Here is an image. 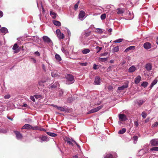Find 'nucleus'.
Returning <instances> with one entry per match:
<instances>
[{
    "mask_svg": "<svg viewBox=\"0 0 158 158\" xmlns=\"http://www.w3.org/2000/svg\"><path fill=\"white\" fill-rule=\"evenodd\" d=\"M103 107L102 106H99L96 108L92 109L88 112V114H91L98 111Z\"/></svg>",
    "mask_w": 158,
    "mask_h": 158,
    "instance_id": "7ed1b4c3",
    "label": "nucleus"
},
{
    "mask_svg": "<svg viewBox=\"0 0 158 158\" xmlns=\"http://www.w3.org/2000/svg\"><path fill=\"white\" fill-rule=\"evenodd\" d=\"M59 87V84L57 82H55L52 85H51L49 88H51V89H54L56 87Z\"/></svg>",
    "mask_w": 158,
    "mask_h": 158,
    "instance_id": "f3484780",
    "label": "nucleus"
},
{
    "mask_svg": "<svg viewBox=\"0 0 158 158\" xmlns=\"http://www.w3.org/2000/svg\"><path fill=\"white\" fill-rule=\"evenodd\" d=\"M51 75L52 77H57L59 76V74L56 70L53 71L51 73Z\"/></svg>",
    "mask_w": 158,
    "mask_h": 158,
    "instance_id": "4468645a",
    "label": "nucleus"
},
{
    "mask_svg": "<svg viewBox=\"0 0 158 158\" xmlns=\"http://www.w3.org/2000/svg\"><path fill=\"white\" fill-rule=\"evenodd\" d=\"M32 128V126L31 125L26 124L22 128V129H26L27 130L31 129Z\"/></svg>",
    "mask_w": 158,
    "mask_h": 158,
    "instance_id": "f8f14e48",
    "label": "nucleus"
},
{
    "mask_svg": "<svg viewBox=\"0 0 158 158\" xmlns=\"http://www.w3.org/2000/svg\"><path fill=\"white\" fill-rule=\"evenodd\" d=\"M128 87V85L127 84H126L125 85H123L120 87H118V90H123L124 89L127 88Z\"/></svg>",
    "mask_w": 158,
    "mask_h": 158,
    "instance_id": "5701e85b",
    "label": "nucleus"
},
{
    "mask_svg": "<svg viewBox=\"0 0 158 158\" xmlns=\"http://www.w3.org/2000/svg\"><path fill=\"white\" fill-rule=\"evenodd\" d=\"M148 85V83L147 82L145 81L143 82L141 85L144 87H146Z\"/></svg>",
    "mask_w": 158,
    "mask_h": 158,
    "instance_id": "ea45409f",
    "label": "nucleus"
},
{
    "mask_svg": "<svg viewBox=\"0 0 158 158\" xmlns=\"http://www.w3.org/2000/svg\"><path fill=\"white\" fill-rule=\"evenodd\" d=\"M8 129L7 128L0 129V132L2 133H6L7 132Z\"/></svg>",
    "mask_w": 158,
    "mask_h": 158,
    "instance_id": "c9c22d12",
    "label": "nucleus"
},
{
    "mask_svg": "<svg viewBox=\"0 0 158 158\" xmlns=\"http://www.w3.org/2000/svg\"><path fill=\"white\" fill-rule=\"evenodd\" d=\"M1 32L4 34H6L8 32L7 29L4 27H2L0 29Z\"/></svg>",
    "mask_w": 158,
    "mask_h": 158,
    "instance_id": "6ab92c4d",
    "label": "nucleus"
},
{
    "mask_svg": "<svg viewBox=\"0 0 158 158\" xmlns=\"http://www.w3.org/2000/svg\"><path fill=\"white\" fill-rule=\"evenodd\" d=\"M14 132L15 134L16 138L18 139H21L23 138L22 134L18 131H14Z\"/></svg>",
    "mask_w": 158,
    "mask_h": 158,
    "instance_id": "0eeeda50",
    "label": "nucleus"
},
{
    "mask_svg": "<svg viewBox=\"0 0 158 158\" xmlns=\"http://www.w3.org/2000/svg\"><path fill=\"white\" fill-rule=\"evenodd\" d=\"M41 140V142H42L43 141L47 142L49 140V139L47 137L45 136H43L40 138Z\"/></svg>",
    "mask_w": 158,
    "mask_h": 158,
    "instance_id": "4be33fe9",
    "label": "nucleus"
},
{
    "mask_svg": "<svg viewBox=\"0 0 158 158\" xmlns=\"http://www.w3.org/2000/svg\"><path fill=\"white\" fill-rule=\"evenodd\" d=\"M136 70V67L135 66H133L129 68L128 69V71L130 73H132L134 72Z\"/></svg>",
    "mask_w": 158,
    "mask_h": 158,
    "instance_id": "412c9836",
    "label": "nucleus"
},
{
    "mask_svg": "<svg viewBox=\"0 0 158 158\" xmlns=\"http://www.w3.org/2000/svg\"><path fill=\"white\" fill-rule=\"evenodd\" d=\"M145 101L146 100L145 99L139 100L137 102V103L139 106H140L145 102Z\"/></svg>",
    "mask_w": 158,
    "mask_h": 158,
    "instance_id": "a878e982",
    "label": "nucleus"
},
{
    "mask_svg": "<svg viewBox=\"0 0 158 158\" xmlns=\"http://www.w3.org/2000/svg\"><path fill=\"white\" fill-rule=\"evenodd\" d=\"M113 88V87L112 86L110 85L108 87V89L110 90H112Z\"/></svg>",
    "mask_w": 158,
    "mask_h": 158,
    "instance_id": "e2e57ef3",
    "label": "nucleus"
},
{
    "mask_svg": "<svg viewBox=\"0 0 158 158\" xmlns=\"http://www.w3.org/2000/svg\"><path fill=\"white\" fill-rule=\"evenodd\" d=\"M18 47V46L17 44L16 43L15 44L12 48L14 50H15V52L17 53L19 52V51L16 50Z\"/></svg>",
    "mask_w": 158,
    "mask_h": 158,
    "instance_id": "b1692460",
    "label": "nucleus"
},
{
    "mask_svg": "<svg viewBox=\"0 0 158 158\" xmlns=\"http://www.w3.org/2000/svg\"><path fill=\"white\" fill-rule=\"evenodd\" d=\"M46 82V81H40L39 82V85L42 88L43 87H44V83Z\"/></svg>",
    "mask_w": 158,
    "mask_h": 158,
    "instance_id": "72a5a7b5",
    "label": "nucleus"
},
{
    "mask_svg": "<svg viewBox=\"0 0 158 158\" xmlns=\"http://www.w3.org/2000/svg\"><path fill=\"white\" fill-rule=\"evenodd\" d=\"M47 134L49 135L52 137H55L57 135L56 134L50 132H47Z\"/></svg>",
    "mask_w": 158,
    "mask_h": 158,
    "instance_id": "473e14b6",
    "label": "nucleus"
},
{
    "mask_svg": "<svg viewBox=\"0 0 158 158\" xmlns=\"http://www.w3.org/2000/svg\"><path fill=\"white\" fill-rule=\"evenodd\" d=\"M31 59L33 61L34 63H36V60L34 58H31Z\"/></svg>",
    "mask_w": 158,
    "mask_h": 158,
    "instance_id": "338daca9",
    "label": "nucleus"
},
{
    "mask_svg": "<svg viewBox=\"0 0 158 158\" xmlns=\"http://www.w3.org/2000/svg\"><path fill=\"white\" fill-rule=\"evenodd\" d=\"M96 31L97 32H98L99 33H102L103 32V31L102 29L100 28H97L96 29Z\"/></svg>",
    "mask_w": 158,
    "mask_h": 158,
    "instance_id": "de8ad7c7",
    "label": "nucleus"
},
{
    "mask_svg": "<svg viewBox=\"0 0 158 158\" xmlns=\"http://www.w3.org/2000/svg\"><path fill=\"white\" fill-rule=\"evenodd\" d=\"M90 52V50L88 49H85L82 51V52L83 54H85Z\"/></svg>",
    "mask_w": 158,
    "mask_h": 158,
    "instance_id": "7c9ffc66",
    "label": "nucleus"
},
{
    "mask_svg": "<svg viewBox=\"0 0 158 158\" xmlns=\"http://www.w3.org/2000/svg\"><path fill=\"white\" fill-rule=\"evenodd\" d=\"M35 54L38 56H39L40 55V53L38 52H37V51L35 52Z\"/></svg>",
    "mask_w": 158,
    "mask_h": 158,
    "instance_id": "052dcab7",
    "label": "nucleus"
},
{
    "mask_svg": "<svg viewBox=\"0 0 158 158\" xmlns=\"http://www.w3.org/2000/svg\"><path fill=\"white\" fill-rule=\"evenodd\" d=\"M112 67L111 66H110L107 69L108 71H110L111 70V68Z\"/></svg>",
    "mask_w": 158,
    "mask_h": 158,
    "instance_id": "69168bd1",
    "label": "nucleus"
},
{
    "mask_svg": "<svg viewBox=\"0 0 158 158\" xmlns=\"http://www.w3.org/2000/svg\"><path fill=\"white\" fill-rule=\"evenodd\" d=\"M118 117L120 120L122 121H124L127 119L126 116L124 114H119Z\"/></svg>",
    "mask_w": 158,
    "mask_h": 158,
    "instance_id": "6e6552de",
    "label": "nucleus"
},
{
    "mask_svg": "<svg viewBox=\"0 0 158 158\" xmlns=\"http://www.w3.org/2000/svg\"><path fill=\"white\" fill-rule=\"evenodd\" d=\"M31 129L33 130H40L39 127L37 126H36L34 127H33L32 126V128H31Z\"/></svg>",
    "mask_w": 158,
    "mask_h": 158,
    "instance_id": "3c124183",
    "label": "nucleus"
},
{
    "mask_svg": "<svg viewBox=\"0 0 158 158\" xmlns=\"http://www.w3.org/2000/svg\"><path fill=\"white\" fill-rule=\"evenodd\" d=\"M108 54L107 52H106L103 53H102L100 54V56H105L107 55Z\"/></svg>",
    "mask_w": 158,
    "mask_h": 158,
    "instance_id": "6e6d98bb",
    "label": "nucleus"
},
{
    "mask_svg": "<svg viewBox=\"0 0 158 158\" xmlns=\"http://www.w3.org/2000/svg\"><path fill=\"white\" fill-rule=\"evenodd\" d=\"M80 64L81 66H86L87 65V63L86 62L85 63H80Z\"/></svg>",
    "mask_w": 158,
    "mask_h": 158,
    "instance_id": "864d4df0",
    "label": "nucleus"
},
{
    "mask_svg": "<svg viewBox=\"0 0 158 158\" xmlns=\"http://www.w3.org/2000/svg\"><path fill=\"white\" fill-rule=\"evenodd\" d=\"M61 51L64 53L65 54H66L67 52L66 50H65L64 48V47L63 46H62V47Z\"/></svg>",
    "mask_w": 158,
    "mask_h": 158,
    "instance_id": "8fccbe9b",
    "label": "nucleus"
},
{
    "mask_svg": "<svg viewBox=\"0 0 158 158\" xmlns=\"http://www.w3.org/2000/svg\"><path fill=\"white\" fill-rule=\"evenodd\" d=\"M99 60V61L103 62L107 61V58H100Z\"/></svg>",
    "mask_w": 158,
    "mask_h": 158,
    "instance_id": "a19ab883",
    "label": "nucleus"
},
{
    "mask_svg": "<svg viewBox=\"0 0 158 158\" xmlns=\"http://www.w3.org/2000/svg\"><path fill=\"white\" fill-rule=\"evenodd\" d=\"M53 106L61 111H64L66 110V108L64 107L58 106L56 105H53Z\"/></svg>",
    "mask_w": 158,
    "mask_h": 158,
    "instance_id": "9d476101",
    "label": "nucleus"
},
{
    "mask_svg": "<svg viewBox=\"0 0 158 158\" xmlns=\"http://www.w3.org/2000/svg\"><path fill=\"white\" fill-rule=\"evenodd\" d=\"M53 23L54 24L57 26H60L61 25V23L59 21L54 20L53 21Z\"/></svg>",
    "mask_w": 158,
    "mask_h": 158,
    "instance_id": "cd10ccee",
    "label": "nucleus"
},
{
    "mask_svg": "<svg viewBox=\"0 0 158 158\" xmlns=\"http://www.w3.org/2000/svg\"><path fill=\"white\" fill-rule=\"evenodd\" d=\"M123 39H119L117 40L114 41V42L115 43H121V42H122L123 41Z\"/></svg>",
    "mask_w": 158,
    "mask_h": 158,
    "instance_id": "58836bf2",
    "label": "nucleus"
},
{
    "mask_svg": "<svg viewBox=\"0 0 158 158\" xmlns=\"http://www.w3.org/2000/svg\"><path fill=\"white\" fill-rule=\"evenodd\" d=\"M150 151H158V147H153L150 149Z\"/></svg>",
    "mask_w": 158,
    "mask_h": 158,
    "instance_id": "e433bc0d",
    "label": "nucleus"
},
{
    "mask_svg": "<svg viewBox=\"0 0 158 158\" xmlns=\"http://www.w3.org/2000/svg\"><path fill=\"white\" fill-rule=\"evenodd\" d=\"M145 67L148 71H150L152 69V65L150 63L147 64L146 65Z\"/></svg>",
    "mask_w": 158,
    "mask_h": 158,
    "instance_id": "a211bd4d",
    "label": "nucleus"
},
{
    "mask_svg": "<svg viewBox=\"0 0 158 158\" xmlns=\"http://www.w3.org/2000/svg\"><path fill=\"white\" fill-rule=\"evenodd\" d=\"M34 96L36 99H38L41 97V96L40 95H35Z\"/></svg>",
    "mask_w": 158,
    "mask_h": 158,
    "instance_id": "603ef678",
    "label": "nucleus"
},
{
    "mask_svg": "<svg viewBox=\"0 0 158 158\" xmlns=\"http://www.w3.org/2000/svg\"><path fill=\"white\" fill-rule=\"evenodd\" d=\"M30 99L33 102L35 101V99L33 96H31L30 97Z\"/></svg>",
    "mask_w": 158,
    "mask_h": 158,
    "instance_id": "bf43d9fd",
    "label": "nucleus"
},
{
    "mask_svg": "<svg viewBox=\"0 0 158 158\" xmlns=\"http://www.w3.org/2000/svg\"><path fill=\"white\" fill-rule=\"evenodd\" d=\"M65 141L70 145L73 146V143H74L75 141L72 138L70 139L69 137H66L65 139Z\"/></svg>",
    "mask_w": 158,
    "mask_h": 158,
    "instance_id": "f03ea898",
    "label": "nucleus"
},
{
    "mask_svg": "<svg viewBox=\"0 0 158 158\" xmlns=\"http://www.w3.org/2000/svg\"><path fill=\"white\" fill-rule=\"evenodd\" d=\"M94 82L96 85H100L101 84L100 78L98 76H96L95 78Z\"/></svg>",
    "mask_w": 158,
    "mask_h": 158,
    "instance_id": "1a4fd4ad",
    "label": "nucleus"
},
{
    "mask_svg": "<svg viewBox=\"0 0 158 158\" xmlns=\"http://www.w3.org/2000/svg\"><path fill=\"white\" fill-rule=\"evenodd\" d=\"M119 47L118 46H117L114 47L112 49L113 52L114 53L118 52L119 51Z\"/></svg>",
    "mask_w": 158,
    "mask_h": 158,
    "instance_id": "393cba45",
    "label": "nucleus"
},
{
    "mask_svg": "<svg viewBox=\"0 0 158 158\" xmlns=\"http://www.w3.org/2000/svg\"><path fill=\"white\" fill-rule=\"evenodd\" d=\"M66 84L68 85L71 84L74 82V77L72 75L68 74L66 76Z\"/></svg>",
    "mask_w": 158,
    "mask_h": 158,
    "instance_id": "f257e3e1",
    "label": "nucleus"
},
{
    "mask_svg": "<svg viewBox=\"0 0 158 158\" xmlns=\"http://www.w3.org/2000/svg\"><path fill=\"white\" fill-rule=\"evenodd\" d=\"M157 80L156 79H155L153 81L150 87L152 88L154 85H155L157 82Z\"/></svg>",
    "mask_w": 158,
    "mask_h": 158,
    "instance_id": "f704fd0d",
    "label": "nucleus"
},
{
    "mask_svg": "<svg viewBox=\"0 0 158 158\" xmlns=\"http://www.w3.org/2000/svg\"><path fill=\"white\" fill-rule=\"evenodd\" d=\"M135 47L134 46H131L127 48L124 51L126 52H127L129 51L135 49Z\"/></svg>",
    "mask_w": 158,
    "mask_h": 158,
    "instance_id": "aec40b11",
    "label": "nucleus"
},
{
    "mask_svg": "<svg viewBox=\"0 0 158 158\" xmlns=\"http://www.w3.org/2000/svg\"><path fill=\"white\" fill-rule=\"evenodd\" d=\"M158 125V122H155L153 124H152V126L153 127H156Z\"/></svg>",
    "mask_w": 158,
    "mask_h": 158,
    "instance_id": "4d7b16f0",
    "label": "nucleus"
},
{
    "mask_svg": "<svg viewBox=\"0 0 158 158\" xmlns=\"http://www.w3.org/2000/svg\"><path fill=\"white\" fill-rule=\"evenodd\" d=\"M104 158H113V157L111 154H107Z\"/></svg>",
    "mask_w": 158,
    "mask_h": 158,
    "instance_id": "37998d69",
    "label": "nucleus"
},
{
    "mask_svg": "<svg viewBox=\"0 0 158 158\" xmlns=\"http://www.w3.org/2000/svg\"><path fill=\"white\" fill-rule=\"evenodd\" d=\"M149 149V147L148 145H145L144 146L143 148V149L141 150L140 151H144V153H147Z\"/></svg>",
    "mask_w": 158,
    "mask_h": 158,
    "instance_id": "ddd939ff",
    "label": "nucleus"
},
{
    "mask_svg": "<svg viewBox=\"0 0 158 158\" xmlns=\"http://www.w3.org/2000/svg\"><path fill=\"white\" fill-rule=\"evenodd\" d=\"M43 40L48 44H52V42L51 39L47 36H44L43 37Z\"/></svg>",
    "mask_w": 158,
    "mask_h": 158,
    "instance_id": "39448f33",
    "label": "nucleus"
},
{
    "mask_svg": "<svg viewBox=\"0 0 158 158\" xmlns=\"http://www.w3.org/2000/svg\"><path fill=\"white\" fill-rule=\"evenodd\" d=\"M126 129L125 128H123L121 130H120L118 132V133L120 134H123L126 131Z\"/></svg>",
    "mask_w": 158,
    "mask_h": 158,
    "instance_id": "2f4dec72",
    "label": "nucleus"
},
{
    "mask_svg": "<svg viewBox=\"0 0 158 158\" xmlns=\"http://www.w3.org/2000/svg\"><path fill=\"white\" fill-rule=\"evenodd\" d=\"M143 47L145 49H148L151 48V45L150 43L147 42L144 44Z\"/></svg>",
    "mask_w": 158,
    "mask_h": 158,
    "instance_id": "9b49d317",
    "label": "nucleus"
},
{
    "mask_svg": "<svg viewBox=\"0 0 158 158\" xmlns=\"http://www.w3.org/2000/svg\"><path fill=\"white\" fill-rule=\"evenodd\" d=\"M73 158H77L78 157V154L76 155L73 157Z\"/></svg>",
    "mask_w": 158,
    "mask_h": 158,
    "instance_id": "774afa93",
    "label": "nucleus"
},
{
    "mask_svg": "<svg viewBox=\"0 0 158 158\" xmlns=\"http://www.w3.org/2000/svg\"><path fill=\"white\" fill-rule=\"evenodd\" d=\"M79 3V1H78L77 2L76 4L75 5H74V9L75 10H76L78 8V4Z\"/></svg>",
    "mask_w": 158,
    "mask_h": 158,
    "instance_id": "c03bdc74",
    "label": "nucleus"
},
{
    "mask_svg": "<svg viewBox=\"0 0 158 158\" xmlns=\"http://www.w3.org/2000/svg\"><path fill=\"white\" fill-rule=\"evenodd\" d=\"M141 80V77L140 76L138 75L135 78V83L136 84H138Z\"/></svg>",
    "mask_w": 158,
    "mask_h": 158,
    "instance_id": "2eb2a0df",
    "label": "nucleus"
},
{
    "mask_svg": "<svg viewBox=\"0 0 158 158\" xmlns=\"http://www.w3.org/2000/svg\"><path fill=\"white\" fill-rule=\"evenodd\" d=\"M67 31V34L68 36L70 37L71 36V32L68 29H66Z\"/></svg>",
    "mask_w": 158,
    "mask_h": 158,
    "instance_id": "5fc2aeb1",
    "label": "nucleus"
},
{
    "mask_svg": "<svg viewBox=\"0 0 158 158\" xmlns=\"http://www.w3.org/2000/svg\"><path fill=\"white\" fill-rule=\"evenodd\" d=\"M56 33L58 37L60 39H63L64 37V34L61 33L60 30L59 29H57L56 31Z\"/></svg>",
    "mask_w": 158,
    "mask_h": 158,
    "instance_id": "20e7f679",
    "label": "nucleus"
},
{
    "mask_svg": "<svg viewBox=\"0 0 158 158\" xmlns=\"http://www.w3.org/2000/svg\"><path fill=\"white\" fill-rule=\"evenodd\" d=\"M3 15V13L0 10V18L2 17Z\"/></svg>",
    "mask_w": 158,
    "mask_h": 158,
    "instance_id": "0e129e2a",
    "label": "nucleus"
},
{
    "mask_svg": "<svg viewBox=\"0 0 158 158\" xmlns=\"http://www.w3.org/2000/svg\"><path fill=\"white\" fill-rule=\"evenodd\" d=\"M93 69H97V65L95 64L94 65Z\"/></svg>",
    "mask_w": 158,
    "mask_h": 158,
    "instance_id": "680f3d73",
    "label": "nucleus"
},
{
    "mask_svg": "<svg viewBox=\"0 0 158 158\" xmlns=\"http://www.w3.org/2000/svg\"><path fill=\"white\" fill-rule=\"evenodd\" d=\"M134 124L135 126L136 127H138L139 126V121L138 120H136L134 121Z\"/></svg>",
    "mask_w": 158,
    "mask_h": 158,
    "instance_id": "a18cd8bd",
    "label": "nucleus"
},
{
    "mask_svg": "<svg viewBox=\"0 0 158 158\" xmlns=\"http://www.w3.org/2000/svg\"><path fill=\"white\" fill-rule=\"evenodd\" d=\"M55 58L57 60L59 61H60L62 60L61 57L58 54H56L55 55Z\"/></svg>",
    "mask_w": 158,
    "mask_h": 158,
    "instance_id": "c756f323",
    "label": "nucleus"
},
{
    "mask_svg": "<svg viewBox=\"0 0 158 158\" xmlns=\"http://www.w3.org/2000/svg\"><path fill=\"white\" fill-rule=\"evenodd\" d=\"M50 15L52 16V17L54 19L56 18V13L53 12L51 10L50 11Z\"/></svg>",
    "mask_w": 158,
    "mask_h": 158,
    "instance_id": "bb28decb",
    "label": "nucleus"
},
{
    "mask_svg": "<svg viewBox=\"0 0 158 158\" xmlns=\"http://www.w3.org/2000/svg\"><path fill=\"white\" fill-rule=\"evenodd\" d=\"M133 139L134 141V143L135 144L136 143V142L138 139V137L137 136H134L133 137Z\"/></svg>",
    "mask_w": 158,
    "mask_h": 158,
    "instance_id": "4c0bfd02",
    "label": "nucleus"
},
{
    "mask_svg": "<svg viewBox=\"0 0 158 158\" xmlns=\"http://www.w3.org/2000/svg\"><path fill=\"white\" fill-rule=\"evenodd\" d=\"M10 97V96L9 94H7L4 96V98L5 99H9Z\"/></svg>",
    "mask_w": 158,
    "mask_h": 158,
    "instance_id": "13d9d810",
    "label": "nucleus"
},
{
    "mask_svg": "<svg viewBox=\"0 0 158 158\" xmlns=\"http://www.w3.org/2000/svg\"><path fill=\"white\" fill-rule=\"evenodd\" d=\"M95 48L97 50V52L98 53L102 50V48L98 46Z\"/></svg>",
    "mask_w": 158,
    "mask_h": 158,
    "instance_id": "49530a36",
    "label": "nucleus"
},
{
    "mask_svg": "<svg viewBox=\"0 0 158 158\" xmlns=\"http://www.w3.org/2000/svg\"><path fill=\"white\" fill-rule=\"evenodd\" d=\"M101 19L102 20L105 19L106 18V14H103L101 16Z\"/></svg>",
    "mask_w": 158,
    "mask_h": 158,
    "instance_id": "79ce46f5",
    "label": "nucleus"
},
{
    "mask_svg": "<svg viewBox=\"0 0 158 158\" xmlns=\"http://www.w3.org/2000/svg\"><path fill=\"white\" fill-rule=\"evenodd\" d=\"M85 13L83 11H81L79 15V19H82L85 16Z\"/></svg>",
    "mask_w": 158,
    "mask_h": 158,
    "instance_id": "dca6fc26",
    "label": "nucleus"
},
{
    "mask_svg": "<svg viewBox=\"0 0 158 158\" xmlns=\"http://www.w3.org/2000/svg\"><path fill=\"white\" fill-rule=\"evenodd\" d=\"M118 11L117 13L118 14L123 13L124 12V10L122 9L118 8L117 9Z\"/></svg>",
    "mask_w": 158,
    "mask_h": 158,
    "instance_id": "c85d7f7f",
    "label": "nucleus"
},
{
    "mask_svg": "<svg viewBox=\"0 0 158 158\" xmlns=\"http://www.w3.org/2000/svg\"><path fill=\"white\" fill-rule=\"evenodd\" d=\"M147 114L145 112H143L142 113V116L143 118H145L147 116Z\"/></svg>",
    "mask_w": 158,
    "mask_h": 158,
    "instance_id": "09e8293b",
    "label": "nucleus"
},
{
    "mask_svg": "<svg viewBox=\"0 0 158 158\" xmlns=\"http://www.w3.org/2000/svg\"><path fill=\"white\" fill-rule=\"evenodd\" d=\"M150 143L152 146H158V139H153L150 141Z\"/></svg>",
    "mask_w": 158,
    "mask_h": 158,
    "instance_id": "423d86ee",
    "label": "nucleus"
}]
</instances>
